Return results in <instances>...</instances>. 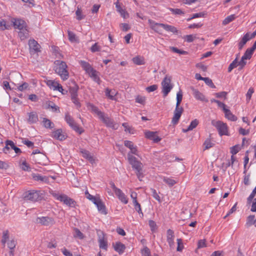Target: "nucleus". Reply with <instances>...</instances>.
I'll return each instance as SVG.
<instances>
[{"mask_svg":"<svg viewBox=\"0 0 256 256\" xmlns=\"http://www.w3.org/2000/svg\"><path fill=\"white\" fill-rule=\"evenodd\" d=\"M99 119H100L104 124H105L107 126L110 128L114 127L113 120L108 116H106L104 113L102 114V116L99 118Z\"/></svg>","mask_w":256,"mask_h":256,"instance_id":"obj_17","label":"nucleus"},{"mask_svg":"<svg viewBox=\"0 0 256 256\" xmlns=\"http://www.w3.org/2000/svg\"><path fill=\"white\" fill-rule=\"evenodd\" d=\"M250 40V34L248 33H246L242 38V40L238 44V48L239 50H242L244 44L246 43L248 41Z\"/></svg>","mask_w":256,"mask_h":256,"instance_id":"obj_33","label":"nucleus"},{"mask_svg":"<svg viewBox=\"0 0 256 256\" xmlns=\"http://www.w3.org/2000/svg\"><path fill=\"white\" fill-rule=\"evenodd\" d=\"M19 30L18 36L22 40H24L28 38L29 31L28 26Z\"/></svg>","mask_w":256,"mask_h":256,"instance_id":"obj_28","label":"nucleus"},{"mask_svg":"<svg viewBox=\"0 0 256 256\" xmlns=\"http://www.w3.org/2000/svg\"><path fill=\"white\" fill-rule=\"evenodd\" d=\"M51 136L53 138L60 140H63L66 139L64 135L62 134L61 129H58L54 131Z\"/></svg>","mask_w":256,"mask_h":256,"instance_id":"obj_24","label":"nucleus"},{"mask_svg":"<svg viewBox=\"0 0 256 256\" xmlns=\"http://www.w3.org/2000/svg\"><path fill=\"white\" fill-rule=\"evenodd\" d=\"M54 64L56 72L60 76L62 80H66L69 77V73L66 63L64 62L58 60L54 62Z\"/></svg>","mask_w":256,"mask_h":256,"instance_id":"obj_3","label":"nucleus"},{"mask_svg":"<svg viewBox=\"0 0 256 256\" xmlns=\"http://www.w3.org/2000/svg\"><path fill=\"white\" fill-rule=\"evenodd\" d=\"M28 45L30 49L33 50L34 52H40V46L34 40L32 39L29 40Z\"/></svg>","mask_w":256,"mask_h":256,"instance_id":"obj_19","label":"nucleus"},{"mask_svg":"<svg viewBox=\"0 0 256 256\" xmlns=\"http://www.w3.org/2000/svg\"><path fill=\"white\" fill-rule=\"evenodd\" d=\"M94 204L96 206L98 212L101 214H107L106 206L100 199H99Z\"/></svg>","mask_w":256,"mask_h":256,"instance_id":"obj_27","label":"nucleus"},{"mask_svg":"<svg viewBox=\"0 0 256 256\" xmlns=\"http://www.w3.org/2000/svg\"><path fill=\"white\" fill-rule=\"evenodd\" d=\"M79 64H80L82 68L86 71V74L89 72L91 69L93 68L90 64L86 62L80 60L79 62Z\"/></svg>","mask_w":256,"mask_h":256,"instance_id":"obj_34","label":"nucleus"},{"mask_svg":"<svg viewBox=\"0 0 256 256\" xmlns=\"http://www.w3.org/2000/svg\"><path fill=\"white\" fill-rule=\"evenodd\" d=\"M10 148L13 149L16 154H20L22 152L21 150L16 147L12 140H7L6 142V146L3 150L4 152L6 154L8 153Z\"/></svg>","mask_w":256,"mask_h":256,"instance_id":"obj_12","label":"nucleus"},{"mask_svg":"<svg viewBox=\"0 0 256 256\" xmlns=\"http://www.w3.org/2000/svg\"><path fill=\"white\" fill-rule=\"evenodd\" d=\"M224 113L225 117L228 120L232 122H234L237 120V118L232 113L229 109H224Z\"/></svg>","mask_w":256,"mask_h":256,"instance_id":"obj_30","label":"nucleus"},{"mask_svg":"<svg viewBox=\"0 0 256 256\" xmlns=\"http://www.w3.org/2000/svg\"><path fill=\"white\" fill-rule=\"evenodd\" d=\"M196 38V36L193 34L186 35L184 37V40L188 42H192Z\"/></svg>","mask_w":256,"mask_h":256,"instance_id":"obj_55","label":"nucleus"},{"mask_svg":"<svg viewBox=\"0 0 256 256\" xmlns=\"http://www.w3.org/2000/svg\"><path fill=\"white\" fill-rule=\"evenodd\" d=\"M182 94L180 92L177 93L176 94V104L175 110L174 112V116L172 120V123L174 125L178 124L180 118L184 112V108L180 106V104L182 101Z\"/></svg>","mask_w":256,"mask_h":256,"instance_id":"obj_2","label":"nucleus"},{"mask_svg":"<svg viewBox=\"0 0 256 256\" xmlns=\"http://www.w3.org/2000/svg\"><path fill=\"white\" fill-rule=\"evenodd\" d=\"M85 194L86 198L91 200L94 204H95L96 202H98V200L100 199V198H98L91 195L88 192H86Z\"/></svg>","mask_w":256,"mask_h":256,"instance_id":"obj_45","label":"nucleus"},{"mask_svg":"<svg viewBox=\"0 0 256 256\" xmlns=\"http://www.w3.org/2000/svg\"><path fill=\"white\" fill-rule=\"evenodd\" d=\"M79 89L78 86L74 82L72 86L69 88V92L70 94V98L74 96H78V92Z\"/></svg>","mask_w":256,"mask_h":256,"instance_id":"obj_29","label":"nucleus"},{"mask_svg":"<svg viewBox=\"0 0 256 256\" xmlns=\"http://www.w3.org/2000/svg\"><path fill=\"white\" fill-rule=\"evenodd\" d=\"M133 204L135 210L140 214V217H143L144 214L142 212L140 204L136 200L133 202Z\"/></svg>","mask_w":256,"mask_h":256,"instance_id":"obj_39","label":"nucleus"},{"mask_svg":"<svg viewBox=\"0 0 256 256\" xmlns=\"http://www.w3.org/2000/svg\"><path fill=\"white\" fill-rule=\"evenodd\" d=\"M174 235L172 230L168 229L166 232V240L170 248H173L174 246Z\"/></svg>","mask_w":256,"mask_h":256,"instance_id":"obj_14","label":"nucleus"},{"mask_svg":"<svg viewBox=\"0 0 256 256\" xmlns=\"http://www.w3.org/2000/svg\"><path fill=\"white\" fill-rule=\"evenodd\" d=\"M100 50V46L98 44V43H95L90 48V50L92 52H99Z\"/></svg>","mask_w":256,"mask_h":256,"instance_id":"obj_64","label":"nucleus"},{"mask_svg":"<svg viewBox=\"0 0 256 256\" xmlns=\"http://www.w3.org/2000/svg\"><path fill=\"white\" fill-rule=\"evenodd\" d=\"M118 92L115 90H110L106 88L105 90L106 96L111 100H116V96Z\"/></svg>","mask_w":256,"mask_h":256,"instance_id":"obj_26","label":"nucleus"},{"mask_svg":"<svg viewBox=\"0 0 256 256\" xmlns=\"http://www.w3.org/2000/svg\"><path fill=\"white\" fill-rule=\"evenodd\" d=\"M76 19L78 20H82V19L84 18V16L82 14V10L78 6L77 10L76 12Z\"/></svg>","mask_w":256,"mask_h":256,"instance_id":"obj_47","label":"nucleus"},{"mask_svg":"<svg viewBox=\"0 0 256 256\" xmlns=\"http://www.w3.org/2000/svg\"><path fill=\"white\" fill-rule=\"evenodd\" d=\"M78 96H74V97H71L70 98L72 102L78 108H79L81 106V104Z\"/></svg>","mask_w":256,"mask_h":256,"instance_id":"obj_49","label":"nucleus"},{"mask_svg":"<svg viewBox=\"0 0 256 256\" xmlns=\"http://www.w3.org/2000/svg\"><path fill=\"white\" fill-rule=\"evenodd\" d=\"M24 198L26 200L36 202L41 200L42 196L40 191L32 190L25 192Z\"/></svg>","mask_w":256,"mask_h":256,"instance_id":"obj_6","label":"nucleus"},{"mask_svg":"<svg viewBox=\"0 0 256 256\" xmlns=\"http://www.w3.org/2000/svg\"><path fill=\"white\" fill-rule=\"evenodd\" d=\"M162 28L167 32H172L174 34H177L178 32V30L176 28L171 25L164 24V25H162Z\"/></svg>","mask_w":256,"mask_h":256,"instance_id":"obj_37","label":"nucleus"},{"mask_svg":"<svg viewBox=\"0 0 256 256\" xmlns=\"http://www.w3.org/2000/svg\"><path fill=\"white\" fill-rule=\"evenodd\" d=\"M240 150V146L239 145H235L231 148H230V152L232 155H234L236 154Z\"/></svg>","mask_w":256,"mask_h":256,"instance_id":"obj_57","label":"nucleus"},{"mask_svg":"<svg viewBox=\"0 0 256 256\" xmlns=\"http://www.w3.org/2000/svg\"><path fill=\"white\" fill-rule=\"evenodd\" d=\"M145 136L148 139L153 140L154 142H158L161 138L156 135V132L148 131L145 132Z\"/></svg>","mask_w":256,"mask_h":256,"instance_id":"obj_16","label":"nucleus"},{"mask_svg":"<svg viewBox=\"0 0 256 256\" xmlns=\"http://www.w3.org/2000/svg\"><path fill=\"white\" fill-rule=\"evenodd\" d=\"M11 22L14 28L18 30L24 29L28 26L26 22L21 18H12L11 20Z\"/></svg>","mask_w":256,"mask_h":256,"instance_id":"obj_11","label":"nucleus"},{"mask_svg":"<svg viewBox=\"0 0 256 256\" xmlns=\"http://www.w3.org/2000/svg\"><path fill=\"white\" fill-rule=\"evenodd\" d=\"M9 232L8 230H4L2 232V238L1 240V242L2 244H5L9 240Z\"/></svg>","mask_w":256,"mask_h":256,"instance_id":"obj_38","label":"nucleus"},{"mask_svg":"<svg viewBox=\"0 0 256 256\" xmlns=\"http://www.w3.org/2000/svg\"><path fill=\"white\" fill-rule=\"evenodd\" d=\"M199 123L198 120L197 119H194V120H192L188 126L189 130H192L193 129L196 128L197 126L198 125Z\"/></svg>","mask_w":256,"mask_h":256,"instance_id":"obj_58","label":"nucleus"},{"mask_svg":"<svg viewBox=\"0 0 256 256\" xmlns=\"http://www.w3.org/2000/svg\"><path fill=\"white\" fill-rule=\"evenodd\" d=\"M128 159L130 164L135 170L138 178L139 180L142 181L144 176L142 168V164L140 162L138 161L135 156H133L130 153H128Z\"/></svg>","mask_w":256,"mask_h":256,"instance_id":"obj_1","label":"nucleus"},{"mask_svg":"<svg viewBox=\"0 0 256 256\" xmlns=\"http://www.w3.org/2000/svg\"><path fill=\"white\" fill-rule=\"evenodd\" d=\"M114 4L116 5L117 12L120 14L122 17L124 18H126L128 17V14L124 9H123L121 7L118 0L114 2Z\"/></svg>","mask_w":256,"mask_h":256,"instance_id":"obj_20","label":"nucleus"},{"mask_svg":"<svg viewBox=\"0 0 256 256\" xmlns=\"http://www.w3.org/2000/svg\"><path fill=\"white\" fill-rule=\"evenodd\" d=\"M163 180L169 186H172L178 182V181H176V180L168 177H164Z\"/></svg>","mask_w":256,"mask_h":256,"instance_id":"obj_40","label":"nucleus"},{"mask_svg":"<svg viewBox=\"0 0 256 256\" xmlns=\"http://www.w3.org/2000/svg\"><path fill=\"white\" fill-rule=\"evenodd\" d=\"M132 62L137 65H142L144 64V58L140 56L134 57L132 58Z\"/></svg>","mask_w":256,"mask_h":256,"instance_id":"obj_44","label":"nucleus"},{"mask_svg":"<svg viewBox=\"0 0 256 256\" xmlns=\"http://www.w3.org/2000/svg\"><path fill=\"white\" fill-rule=\"evenodd\" d=\"M169 10L174 14H184V12H182L180 9L179 8H170Z\"/></svg>","mask_w":256,"mask_h":256,"instance_id":"obj_63","label":"nucleus"},{"mask_svg":"<svg viewBox=\"0 0 256 256\" xmlns=\"http://www.w3.org/2000/svg\"><path fill=\"white\" fill-rule=\"evenodd\" d=\"M74 237L78 238L80 240L83 239L84 238V234L78 229L74 228Z\"/></svg>","mask_w":256,"mask_h":256,"instance_id":"obj_50","label":"nucleus"},{"mask_svg":"<svg viewBox=\"0 0 256 256\" xmlns=\"http://www.w3.org/2000/svg\"><path fill=\"white\" fill-rule=\"evenodd\" d=\"M28 122L30 124H35L38 120V114L35 112L28 113Z\"/></svg>","mask_w":256,"mask_h":256,"instance_id":"obj_23","label":"nucleus"},{"mask_svg":"<svg viewBox=\"0 0 256 256\" xmlns=\"http://www.w3.org/2000/svg\"><path fill=\"white\" fill-rule=\"evenodd\" d=\"M254 50L251 48H248L245 52L244 54L242 56L243 59L249 60L251 58Z\"/></svg>","mask_w":256,"mask_h":256,"instance_id":"obj_41","label":"nucleus"},{"mask_svg":"<svg viewBox=\"0 0 256 256\" xmlns=\"http://www.w3.org/2000/svg\"><path fill=\"white\" fill-rule=\"evenodd\" d=\"M236 16L235 14H231L228 16L222 22L223 25H226L231 22L235 20Z\"/></svg>","mask_w":256,"mask_h":256,"instance_id":"obj_43","label":"nucleus"},{"mask_svg":"<svg viewBox=\"0 0 256 256\" xmlns=\"http://www.w3.org/2000/svg\"><path fill=\"white\" fill-rule=\"evenodd\" d=\"M113 246L114 250L119 254H121L124 252L126 249V246L124 244L120 242H117L114 244Z\"/></svg>","mask_w":256,"mask_h":256,"instance_id":"obj_25","label":"nucleus"},{"mask_svg":"<svg viewBox=\"0 0 256 256\" xmlns=\"http://www.w3.org/2000/svg\"><path fill=\"white\" fill-rule=\"evenodd\" d=\"M148 23L150 28L152 30L159 34H162V25H164V24L156 22L154 20L150 19L148 20Z\"/></svg>","mask_w":256,"mask_h":256,"instance_id":"obj_13","label":"nucleus"},{"mask_svg":"<svg viewBox=\"0 0 256 256\" xmlns=\"http://www.w3.org/2000/svg\"><path fill=\"white\" fill-rule=\"evenodd\" d=\"M204 81L210 88H216V86L212 82V80L210 79L209 78H204Z\"/></svg>","mask_w":256,"mask_h":256,"instance_id":"obj_56","label":"nucleus"},{"mask_svg":"<svg viewBox=\"0 0 256 256\" xmlns=\"http://www.w3.org/2000/svg\"><path fill=\"white\" fill-rule=\"evenodd\" d=\"M22 142L26 144L28 148H33L34 147V144L33 142L28 140V139H23Z\"/></svg>","mask_w":256,"mask_h":256,"instance_id":"obj_62","label":"nucleus"},{"mask_svg":"<svg viewBox=\"0 0 256 256\" xmlns=\"http://www.w3.org/2000/svg\"><path fill=\"white\" fill-rule=\"evenodd\" d=\"M89 76L94 81L98 83V84H100V80L98 76L99 72L92 68L87 73Z\"/></svg>","mask_w":256,"mask_h":256,"instance_id":"obj_21","label":"nucleus"},{"mask_svg":"<svg viewBox=\"0 0 256 256\" xmlns=\"http://www.w3.org/2000/svg\"><path fill=\"white\" fill-rule=\"evenodd\" d=\"M177 244H178V246L176 250L178 252H181L184 248V246L182 244V239L180 238H178L177 239Z\"/></svg>","mask_w":256,"mask_h":256,"instance_id":"obj_61","label":"nucleus"},{"mask_svg":"<svg viewBox=\"0 0 256 256\" xmlns=\"http://www.w3.org/2000/svg\"><path fill=\"white\" fill-rule=\"evenodd\" d=\"M172 50L176 53H178L180 54H186L188 52L183 50H180L175 47L170 48Z\"/></svg>","mask_w":256,"mask_h":256,"instance_id":"obj_59","label":"nucleus"},{"mask_svg":"<svg viewBox=\"0 0 256 256\" xmlns=\"http://www.w3.org/2000/svg\"><path fill=\"white\" fill-rule=\"evenodd\" d=\"M36 222L44 226H49L54 224V220L53 218L49 216H41L38 217Z\"/></svg>","mask_w":256,"mask_h":256,"instance_id":"obj_9","label":"nucleus"},{"mask_svg":"<svg viewBox=\"0 0 256 256\" xmlns=\"http://www.w3.org/2000/svg\"><path fill=\"white\" fill-rule=\"evenodd\" d=\"M58 83L57 82L53 80H48L46 82L47 85L54 90H56V86H58Z\"/></svg>","mask_w":256,"mask_h":256,"instance_id":"obj_42","label":"nucleus"},{"mask_svg":"<svg viewBox=\"0 0 256 256\" xmlns=\"http://www.w3.org/2000/svg\"><path fill=\"white\" fill-rule=\"evenodd\" d=\"M10 28V26L6 24V20H0V30H8Z\"/></svg>","mask_w":256,"mask_h":256,"instance_id":"obj_54","label":"nucleus"},{"mask_svg":"<svg viewBox=\"0 0 256 256\" xmlns=\"http://www.w3.org/2000/svg\"><path fill=\"white\" fill-rule=\"evenodd\" d=\"M238 66V57L232 61L228 68V72H230L234 68Z\"/></svg>","mask_w":256,"mask_h":256,"instance_id":"obj_46","label":"nucleus"},{"mask_svg":"<svg viewBox=\"0 0 256 256\" xmlns=\"http://www.w3.org/2000/svg\"><path fill=\"white\" fill-rule=\"evenodd\" d=\"M54 196L57 200L62 202L64 204L70 207H74L75 206V201L66 194H54Z\"/></svg>","mask_w":256,"mask_h":256,"instance_id":"obj_5","label":"nucleus"},{"mask_svg":"<svg viewBox=\"0 0 256 256\" xmlns=\"http://www.w3.org/2000/svg\"><path fill=\"white\" fill-rule=\"evenodd\" d=\"M99 119H100L104 124H105L107 126L110 128L114 127L113 120L108 116H106L104 113L102 114V116L99 118Z\"/></svg>","mask_w":256,"mask_h":256,"instance_id":"obj_18","label":"nucleus"},{"mask_svg":"<svg viewBox=\"0 0 256 256\" xmlns=\"http://www.w3.org/2000/svg\"><path fill=\"white\" fill-rule=\"evenodd\" d=\"M214 144L212 142L211 140L209 138L206 139L204 143V150H208L212 147Z\"/></svg>","mask_w":256,"mask_h":256,"instance_id":"obj_51","label":"nucleus"},{"mask_svg":"<svg viewBox=\"0 0 256 256\" xmlns=\"http://www.w3.org/2000/svg\"><path fill=\"white\" fill-rule=\"evenodd\" d=\"M68 40L71 42H75L76 41V34L70 30L68 31Z\"/></svg>","mask_w":256,"mask_h":256,"instance_id":"obj_53","label":"nucleus"},{"mask_svg":"<svg viewBox=\"0 0 256 256\" xmlns=\"http://www.w3.org/2000/svg\"><path fill=\"white\" fill-rule=\"evenodd\" d=\"M46 108H51L52 112H60L59 107L57 106L52 101H48L46 102Z\"/></svg>","mask_w":256,"mask_h":256,"instance_id":"obj_32","label":"nucleus"},{"mask_svg":"<svg viewBox=\"0 0 256 256\" xmlns=\"http://www.w3.org/2000/svg\"><path fill=\"white\" fill-rule=\"evenodd\" d=\"M88 106L91 111L96 114L98 118L102 116V114L104 113L100 111L97 106H95L93 104H90Z\"/></svg>","mask_w":256,"mask_h":256,"instance_id":"obj_31","label":"nucleus"},{"mask_svg":"<svg viewBox=\"0 0 256 256\" xmlns=\"http://www.w3.org/2000/svg\"><path fill=\"white\" fill-rule=\"evenodd\" d=\"M42 123L44 126L46 128L52 129L54 126V124L50 120L46 118H43Z\"/></svg>","mask_w":256,"mask_h":256,"instance_id":"obj_36","label":"nucleus"},{"mask_svg":"<svg viewBox=\"0 0 256 256\" xmlns=\"http://www.w3.org/2000/svg\"><path fill=\"white\" fill-rule=\"evenodd\" d=\"M212 124L217 129L218 134L220 136L228 135V126L226 124L220 120L216 121L214 120H212Z\"/></svg>","mask_w":256,"mask_h":256,"instance_id":"obj_4","label":"nucleus"},{"mask_svg":"<svg viewBox=\"0 0 256 256\" xmlns=\"http://www.w3.org/2000/svg\"><path fill=\"white\" fill-rule=\"evenodd\" d=\"M32 177L34 180L36 181L48 182V178L47 176H42L39 174H32Z\"/></svg>","mask_w":256,"mask_h":256,"instance_id":"obj_35","label":"nucleus"},{"mask_svg":"<svg viewBox=\"0 0 256 256\" xmlns=\"http://www.w3.org/2000/svg\"><path fill=\"white\" fill-rule=\"evenodd\" d=\"M116 195L118 198V200L124 204H127L128 202V199L127 196L122 192V191L120 189L117 190V192L115 193Z\"/></svg>","mask_w":256,"mask_h":256,"instance_id":"obj_22","label":"nucleus"},{"mask_svg":"<svg viewBox=\"0 0 256 256\" xmlns=\"http://www.w3.org/2000/svg\"><path fill=\"white\" fill-rule=\"evenodd\" d=\"M98 242L99 244V246L100 248L104 250H106L108 249V242L106 238V234L104 232L101 230L98 232Z\"/></svg>","mask_w":256,"mask_h":256,"instance_id":"obj_8","label":"nucleus"},{"mask_svg":"<svg viewBox=\"0 0 256 256\" xmlns=\"http://www.w3.org/2000/svg\"><path fill=\"white\" fill-rule=\"evenodd\" d=\"M65 120L69 126L76 132L80 134L82 132V130L79 126L74 122L73 118L68 114H66L65 116Z\"/></svg>","mask_w":256,"mask_h":256,"instance_id":"obj_10","label":"nucleus"},{"mask_svg":"<svg viewBox=\"0 0 256 256\" xmlns=\"http://www.w3.org/2000/svg\"><path fill=\"white\" fill-rule=\"evenodd\" d=\"M150 190L152 193V196L158 202H160V198L157 193L156 190L154 188H150Z\"/></svg>","mask_w":256,"mask_h":256,"instance_id":"obj_60","label":"nucleus"},{"mask_svg":"<svg viewBox=\"0 0 256 256\" xmlns=\"http://www.w3.org/2000/svg\"><path fill=\"white\" fill-rule=\"evenodd\" d=\"M192 90L193 96L197 100L205 102H208V100L206 98L205 96L198 90L192 88Z\"/></svg>","mask_w":256,"mask_h":256,"instance_id":"obj_15","label":"nucleus"},{"mask_svg":"<svg viewBox=\"0 0 256 256\" xmlns=\"http://www.w3.org/2000/svg\"><path fill=\"white\" fill-rule=\"evenodd\" d=\"M6 243L8 247L12 250H14L16 245V242L14 238L9 240Z\"/></svg>","mask_w":256,"mask_h":256,"instance_id":"obj_48","label":"nucleus"},{"mask_svg":"<svg viewBox=\"0 0 256 256\" xmlns=\"http://www.w3.org/2000/svg\"><path fill=\"white\" fill-rule=\"evenodd\" d=\"M171 78L166 76L162 82V92L164 94V96H167L168 94L170 92L172 88V86L170 84Z\"/></svg>","mask_w":256,"mask_h":256,"instance_id":"obj_7","label":"nucleus"},{"mask_svg":"<svg viewBox=\"0 0 256 256\" xmlns=\"http://www.w3.org/2000/svg\"><path fill=\"white\" fill-rule=\"evenodd\" d=\"M141 254L142 256H151L150 250L147 247H144L141 250Z\"/></svg>","mask_w":256,"mask_h":256,"instance_id":"obj_52","label":"nucleus"}]
</instances>
